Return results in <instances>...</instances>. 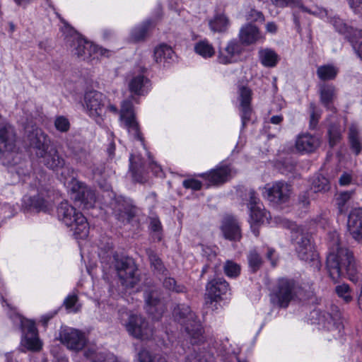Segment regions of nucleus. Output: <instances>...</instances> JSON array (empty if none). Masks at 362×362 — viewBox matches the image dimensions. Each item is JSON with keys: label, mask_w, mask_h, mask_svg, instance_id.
I'll list each match as a JSON object with an SVG mask.
<instances>
[{"label": "nucleus", "mask_w": 362, "mask_h": 362, "mask_svg": "<svg viewBox=\"0 0 362 362\" xmlns=\"http://www.w3.org/2000/svg\"><path fill=\"white\" fill-rule=\"evenodd\" d=\"M183 186L187 189L193 190H199L202 187V182L194 178H189L183 181Z\"/></svg>", "instance_id": "nucleus-56"}, {"label": "nucleus", "mask_w": 362, "mask_h": 362, "mask_svg": "<svg viewBox=\"0 0 362 362\" xmlns=\"http://www.w3.org/2000/svg\"><path fill=\"white\" fill-rule=\"evenodd\" d=\"M59 340L69 349L76 351L81 350L87 341L84 333L69 327H62Z\"/></svg>", "instance_id": "nucleus-14"}, {"label": "nucleus", "mask_w": 362, "mask_h": 362, "mask_svg": "<svg viewBox=\"0 0 362 362\" xmlns=\"http://www.w3.org/2000/svg\"><path fill=\"white\" fill-rule=\"evenodd\" d=\"M248 263L251 269L255 272L262 264V259L255 251H251L248 255Z\"/></svg>", "instance_id": "nucleus-52"}, {"label": "nucleus", "mask_w": 362, "mask_h": 362, "mask_svg": "<svg viewBox=\"0 0 362 362\" xmlns=\"http://www.w3.org/2000/svg\"><path fill=\"white\" fill-rule=\"evenodd\" d=\"M110 269L113 268L123 287L132 288L140 281L137 267L132 258L118 254L109 257Z\"/></svg>", "instance_id": "nucleus-7"}, {"label": "nucleus", "mask_w": 362, "mask_h": 362, "mask_svg": "<svg viewBox=\"0 0 362 362\" xmlns=\"http://www.w3.org/2000/svg\"><path fill=\"white\" fill-rule=\"evenodd\" d=\"M229 291V285L223 278L210 281L206 286V296L211 301H217Z\"/></svg>", "instance_id": "nucleus-26"}, {"label": "nucleus", "mask_w": 362, "mask_h": 362, "mask_svg": "<svg viewBox=\"0 0 362 362\" xmlns=\"http://www.w3.org/2000/svg\"><path fill=\"white\" fill-rule=\"evenodd\" d=\"M259 59L264 66L274 67L279 61L276 52L269 48L261 49L258 52Z\"/></svg>", "instance_id": "nucleus-36"}, {"label": "nucleus", "mask_w": 362, "mask_h": 362, "mask_svg": "<svg viewBox=\"0 0 362 362\" xmlns=\"http://www.w3.org/2000/svg\"><path fill=\"white\" fill-rule=\"evenodd\" d=\"M310 110V121L309 128L310 129H316L319 119L322 115V110L317 108L315 103H310L309 105Z\"/></svg>", "instance_id": "nucleus-45"}, {"label": "nucleus", "mask_w": 362, "mask_h": 362, "mask_svg": "<svg viewBox=\"0 0 362 362\" xmlns=\"http://www.w3.org/2000/svg\"><path fill=\"white\" fill-rule=\"evenodd\" d=\"M320 145V139L309 133L299 134L296 140V150L302 154L314 152Z\"/></svg>", "instance_id": "nucleus-21"}, {"label": "nucleus", "mask_w": 362, "mask_h": 362, "mask_svg": "<svg viewBox=\"0 0 362 362\" xmlns=\"http://www.w3.org/2000/svg\"><path fill=\"white\" fill-rule=\"evenodd\" d=\"M233 174L234 172L230 166L223 165L201 174L200 176L209 182L208 185H215L228 181Z\"/></svg>", "instance_id": "nucleus-20"}, {"label": "nucleus", "mask_w": 362, "mask_h": 362, "mask_svg": "<svg viewBox=\"0 0 362 362\" xmlns=\"http://www.w3.org/2000/svg\"><path fill=\"white\" fill-rule=\"evenodd\" d=\"M139 362H167L165 358L157 355L152 356L149 351L143 349L138 354Z\"/></svg>", "instance_id": "nucleus-48"}, {"label": "nucleus", "mask_w": 362, "mask_h": 362, "mask_svg": "<svg viewBox=\"0 0 362 362\" xmlns=\"http://www.w3.org/2000/svg\"><path fill=\"white\" fill-rule=\"evenodd\" d=\"M296 293V285L293 281L281 279H279L276 289L273 296V300L280 307L288 306L291 300Z\"/></svg>", "instance_id": "nucleus-15"}, {"label": "nucleus", "mask_w": 362, "mask_h": 362, "mask_svg": "<svg viewBox=\"0 0 362 362\" xmlns=\"http://www.w3.org/2000/svg\"><path fill=\"white\" fill-rule=\"evenodd\" d=\"M296 8H300L303 12H306L320 18L329 17V12L325 8L317 6H313L311 8H308L303 5L301 0H299V5H297Z\"/></svg>", "instance_id": "nucleus-44"}, {"label": "nucleus", "mask_w": 362, "mask_h": 362, "mask_svg": "<svg viewBox=\"0 0 362 362\" xmlns=\"http://www.w3.org/2000/svg\"><path fill=\"white\" fill-rule=\"evenodd\" d=\"M119 112L120 119L124 122L129 133L135 139L139 140L141 145L144 146L143 137L139 129V123L136 120L134 106L130 98L122 101Z\"/></svg>", "instance_id": "nucleus-13"}, {"label": "nucleus", "mask_w": 362, "mask_h": 362, "mask_svg": "<svg viewBox=\"0 0 362 362\" xmlns=\"http://www.w3.org/2000/svg\"><path fill=\"white\" fill-rule=\"evenodd\" d=\"M359 132L356 127L352 125L349 128V139L352 151L354 152V156H358L362 149V144L359 138Z\"/></svg>", "instance_id": "nucleus-41"}, {"label": "nucleus", "mask_w": 362, "mask_h": 362, "mask_svg": "<svg viewBox=\"0 0 362 362\" xmlns=\"http://www.w3.org/2000/svg\"><path fill=\"white\" fill-rule=\"evenodd\" d=\"M54 127L60 132H67L70 128V122L64 116H57L54 119Z\"/></svg>", "instance_id": "nucleus-50"}, {"label": "nucleus", "mask_w": 362, "mask_h": 362, "mask_svg": "<svg viewBox=\"0 0 362 362\" xmlns=\"http://www.w3.org/2000/svg\"><path fill=\"white\" fill-rule=\"evenodd\" d=\"M129 171L135 182H144L146 180L147 171L144 166L142 160H130Z\"/></svg>", "instance_id": "nucleus-35"}, {"label": "nucleus", "mask_w": 362, "mask_h": 362, "mask_svg": "<svg viewBox=\"0 0 362 362\" xmlns=\"http://www.w3.org/2000/svg\"><path fill=\"white\" fill-rule=\"evenodd\" d=\"M65 40L67 45L71 48L74 55L82 60H98L99 57H109L112 52L109 49L99 47L81 37V35L71 28H65Z\"/></svg>", "instance_id": "nucleus-3"}, {"label": "nucleus", "mask_w": 362, "mask_h": 362, "mask_svg": "<svg viewBox=\"0 0 362 362\" xmlns=\"http://www.w3.org/2000/svg\"><path fill=\"white\" fill-rule=\"evenodd\" d=\"M349 4L356 13L362 16V0H349Z\"/></svg>", "instance_id": "nucleus-58"}, {"label": "nucleus", "mask_w": 362, "mask_h": 362, "mask_svg": "<svg viewBox=\"0 0 362 362\" xmlns=\"http://www.w3.org/2000/svg\"><path fill=\"white\" fill-rule=\"evenodd\" d=\"M310 189L314 192H326L330 189L328 179L320 174L315 175L310 180Z\"/></svg>", "instance_id": "nucleus-37"}, {"label": "nucleus", "mask_w": 362, "mask_h": 362, "mask_svg": "<svg viewBox=\"0 0 362 362\" xmlns=\"http://www.w3.org/2000/svg\"><path fill=\"white\" fill-rule=\"evenodd\" d=\"M248 207L250 209L251 230L255 236H258V226L261 224L269 223V219L271 218L270 214L264 209L263 204L259 202V199L253 191L250 192Z\"/></svg>", "instance_id": "nucleus-10"}, {"label": "nucleus", "mask_w": 362, "mask_h": 362, "mask_svg": "<svg viewBox=\"0 0 362 362\" xmlns=\"http://www.w3.org/2000/svg\"><path fill=\"white\" fill-rule=\"evenodd\" d=\"M213 348L218 356L226 357L230 356V354H235V351L231 350V345L229 344L228 340H220L219 341H215L213 344Z\"/></svg>", "instance_id": "nucleus-42"}, {"label": "nucleus", "mask_w": 362, "mask_h": 362, "mask_svg": "<svg viewBox=\"0 0 362 362\" xmlns=\"http://www.w3.org/2000/svg\"><path fill=\"white\" fill-rule=\"evenodd\" d=\"M17 135L14 127L8 122H0V153L16 150Z\"/></svg>", "instance_id": "nucleus-16"}, {"label": "nucleus", "mask_w": 362, "mask_h": 362, "mask_svg": "<svg viewBox=\"0 0 362 362\" xmlns=\"http://www.w3.org/2000/svg\"><path fill=\"white\" fill-rule=\"evenodd\" d=\"M150 229L153 232H159L161 229V223L157 218H152L150 222Z\"/></svg>", "instance_id": "nucleus-62"}, {"label": "nucleus", "mask_w": 362, "mask_h": 362, "mask_svg": "<svg viewBox=\"0 0 362 362\" xmlns=\"http://www.w3.org/2000/svg\"><path fill=\"white\" fill-rule=\"evenodd\" d=\"M326 268L329 277L335 282L345 276L354 284L359 280L353 253L348 248L340 245L339 234L337 231H332L328 234Z\"/></svg>", "instance_id": "nucleus-1"}, {"label": "nucleus", "mask_w": 362, "mask_h": 362, "mask_svg": "<svg viewBox=\"0 0 362 362\" xmlns=\"http://www.w3.org/2000/svg\"><path fill=\"white\" fill-rule=\"evenodd\" d=\"M308 193V192H306L299 197V202L303 205V206H308L310 204Z\"/></svg>", "instance_id": "nucleus-63"}, {"label": "nucleus", "mask_w": 362, "mask_h": 362, "mask_svg": "<svg viewBox=\"0 0 362 362\" xmlns=\"http://www.w3.org/2000/svg\"><path fill=\"white\" fill-rule=\"evenodd\" d=\"M242 52V46L236 40L228 41L224 47H220L217 61L221 64H229L237 62Z\"/></svg>", "instance_id": "nucleus-17"}, {"label": "nucleus", "mask_w": 362, "mask_h": 362, "mask_svg": "<svg viewBox=\"0 0 362 362\" xmlns=\"http://www.w3.org/2000/svg\"><path fill=\"white\" fill-rule=\"evenodd\" d=\"M153 22L151 20H146L140 25L134 27L131 31L132 39L135 42L144 40Z\"/></svg>", "instance_id": "nucleus-38"}, {"label": "nucleus", "mask_w": 362, "mask_h": 362, "mask_svg": "<svg viewBox=\"0 0 362 362\" xmlns=\"http://www.w3.org/2000/svg\"><path fill=\"white\" fill-rule=\"evenodd\" d=\"M173 317L175 321L185 327L187 338L193 345H198L206 341L202 325L197 320L195 314L190 308L185 304H180L173 308Z\"/></svg>", "instance_id": "nucleus-6"}, {"label": "nucleus", "mask_w": 362, "mask_h": 362, "mask_svg": "<svg viewBox=\"0 0 362 362\" xmlns=\"http://www.w3.org/2000/svg\"><path fill=\"white\" fill-rule=\"evenodd\" d=\"M23 202L25 206L37 212L49 213L54 208V202L49 197L45 199L40 194L34 197L25 196Z\"/></svg>", "instance_id": "nucleus-27"}, {"label": "nucleus", "mask_w": 362, "mask_h": 362, "mask_svg": "<svg viewBox=\"0 0 362 362\" xmlns=\"http://www.w3.org/2000/svg\"><path fill=\"white\" fill-rule=\"evenodd\" d=\"M106 97L97 90L86 91L83 97V107L86 114L96 124L102 126L106 112Z\"/></svg>", "instance_id": "nucleus-8"}, {"label": "nucleus", "mask_w": 362, "mask_h": 362, "mask_svg": "<svg viewBox=\"0 0 362 362\" xmlns=\"http://www.w3.org/2000/svg\"><path fill=\"white\" fill-rule=\"evenodd\" d=\"M352 181L351 175L348 173H343L339 180V185L341 186H346L351 184Z\"/></svg>", "instance_id": "nucleus-61"}, {"label": "nucleus", "mask_w": 362, "mask_h": 362, "mask_svg": "<svg viewBox=\"0 0 362 362\" xmlns=\"http://www.w3.org/2000/svg\"><path fill=\"white\" fill-rule=\"evenodd\" d=\"M208 24L213 33H225L229 28L230 21L224 13H216Z\"/></svg>", "instance_id": "nucleus-32"}, {"label": "nucleus", "mask_w": 362, "mask_h": 362, "mask_svg": "<svg viewBox=\"0 0 362 362\" xmlns=\"http://www.w3.org/2000/svg\"><path fill=\"white\" fill-rule=\"evenodd\" d=\"M205 357L206 355L202 352H194L187 356L185 362H210L209 359L204 358Z\"/></svg>", "instance_id": "nucleus-55"}, {"label": "nucleus", "mask_w": 362, "mask_h": 362, "mask_svg": "<svg viewBox=\"0 0 362 362\" xmlns=\"http://www.w3.org/2000/svg\"><path fill=\"white\" fill-rule=\"evenodd\" d=\"M64 304L69 312L76 313L80 310L81 305L78 303L77 296L75 294L69 295L64 300Z\"/></svg>", "instance_id": "nucleus-49"}, {"label": "nucleus", "mask_w": 362, "mask_h": 362, "mask_svg": "<svg viewBox=\"0 0 362 362\" xmlns=\"http://www.w3.org/2000/svg\"><path fill=\"white\" fill-rule=\"evenodd\" d=\"M146 310L153 319L161 318L165 310V305L158 298L157 291H151L145 294Z\"/></svg>", "instance_id": "nucleus-19"}, {"label": "nucleus", "mask_w": 362, "mask_h": 362, "mask_svg": "<svg viewBox=\"0 0 362 362\" xmlns=\"http://www.w3.org/2000/svg\"><path fill=\"white\" fill-rule=\"evenodd\" d=\"M329 144L334 146L341 138V131L335 124H331L328 130Z\"/></svg>", "instance_id": "nucleus-51"}, {"label": "nucleus", "mask_w": 362, "mask_h": 362, "mask_svg": "<svg viewBox=\"0 0 362 362\" xmlns=\"http://www.w3.org/2000/svg\"><path fill=\"white\" fill-rule=\"evenodd\" d=\"M45 165L59 173L60 180L67 188L71 199L83 209H90L95 203L94 192L75 178V173L68 166H65L64 160H47Z\"/></svg>", "instance_id": "nucleus-2"}, {"label": "nucleus", "mask_w": 362, "mask_h": 362, "mask_svg": "<svg viewBox=\"0 0 362 362\" xmlns=\"http://www.w3.org/2000/svg\"><path fill=\"white\" fill-rule=\"evenodd\" d=\"M320 100L322 105L329 110L335 112L333 101L335 98V88L332 85L323 84L320 87Z\"/></svg>", "instance_id": "nucleus-31"}, {"label": "nucleus", "mask_w": 362, "mask_h": 362, "mask_svg": "<svg viewBox=\"0 0 362 362\" xmlns=\"http://www.w3.org/2000/svg\"><path fill=\"white\" fill-rule=\"evenodd\" d=\"M127 332L136 339L150 340L153 336V329L140 315L131 314L125 324Z\"/></svg>", "instance_id": "nucleus-12"}, {"label": "nucleus", "mask_w": 362, "mask_h": 362, "mask_svg": "<svg viewBox=\"0 0 362 362\" xmlns=\"http://www.w3.org/2000/svg\"><path fill=\"white\" fill-rule=\"evenodd\" d=\"M57 216L59 221L70 228L76 240H84L88 237L89 224L86 218L67 201L62 202L57 207Z\"/></svg>", "instance_id": "nucleus-5"}, {"label": "nucleus", "mask_w": 362, "mask_h": 362, "mask_svg": "<svg viewBox=\"0 0 362 362\" xmlns=\"http://www.w3.org/2000/svg\"><path fill=\"white\" fill-rule=\"evenodd\" d=\"M150 168L152 170V172L158 177H163L164 176V173L163 172L162 168L157 164L156 162L152 161L150 163Z\"/></svg>", "instance_id": "nucleus-60"}, {"label": "nucleus", "mask_w": 362, "mask_h": 362, "mask_svg": "<svg viewBox=\"0 0 362 362\" xmlns=\"http://www.w3.org/2000/svg\"><path fill=\"white\" fill-rule=\"evenodd\" d=\"M247 20L255 21H263L264 16L258 11L251 10L247 15Z\"/></svg>", "instance_id": "nucleus-59"}, {"label": "nucleus", "mask_w": 362, "mask_h": 362, "mask_svg": "<svg viewBox=\"0 0 362 362\" xmlns=\"http://www.w3.org/2000/svg\"><path fill=\"white\" fill-rule=\"evenodd\" d=\"M264 197L274 205L287 203L292 194V187L284 181H276L264 187Z\"/></svg>", "instance_id": "nucleus-11"}, {"label": "nucleus", "mask_w": 362, "mask_h": 362, "mask_svg": "<svg viewBox=\"0 0 362 362\" xmlns=\"http://www.w3.org/2000/svg\"><path fill=\"white\" fill-rule=\"evenodd\" d=\"M28 139L30 141V146L35 148H37L42 152L45 151V148L47 146L49 139L48 136L45 134L42 129H33L28 135Z\"/></svg>", "instance_id": "nucleus-33"}, {"label": "nucleus", "mask_w": 362, "mask_h": 362, "mask_svg": "<svg viewBox=\"0 0 362 362\" xmlns=\"http://www.w3.org/2000/svg\"><path fill=\"white\" fill-rule=\"evenodd\" d=\"M224 272L230 278H235L240 273V267L237 263L228 260L224 265Z\"/></svg>", "instance_id": "nucleus-47"}, {"label": "nucleus", "mask_w": 362, "mask_h": 362, "mask_svg": "<svg viewBox=\"0 0 362 362\" xmlns=\"http://www.w3.org/2000/svg\"><path fill=\"white\" fill-rule=\"evenodd\" d=\"M338 71L337 67L327 64L319 66L317 69V75L320 80L329 81L335 78Z\"/></svg>", "instance_id": "nucleus-40"}, {"label": "nucleus", "mask_w": 362, "mask_h": 362, "mask_svg": "<svg viewBox=\"0 0 362 362\" xmlns=\"http://www.w3.org/2000/svg\"><path fill=\"white\" fill-rule=\"evenodd\" d=\"M146 253L148 256L151 267L153 269V270L158 273H163L165 272L164 267L163 265L162 261L157 256V255L151 249H148L146 250Z\"/></svg>", "instance_id": "nucleus-46"}, {"label": "nucleus", "mask_w": 362, "mask_h": 362, "mask_svg": "<svg viewBox=\"0 0 362 362\" xmlns=\"http://www.w3.org/2000/svg\"><path fill=\"white\" fill-rule=\"evenodd\" d=\"M129 90L136 95H145L151 89L149 78L142 73H134L128 82Z\"/></svg>", "instance_id": "nucleus-23"}, {"label": "nucleus", "mask_w": 362, "mask_h": 362, "mask_svg": "<svg viewBox=\"0 0 362 362\" xmlns=\"http://www.w3.org/2000/svg\"><path fill=\"white\" fill-rule=\"evenodd\" d=\"M312 315L313 317L317 316V324L332 332L334 337L341 336L343 329L342 315L338 306L331 305L327 310L323 312L315 310Z\"/></svg>", "instance_id": "nucleus-9"}, {"label": "nucleus", "mask_w": 362, "mask_h": 362, "mask_svg": "<svg viewBox=\"0 0 362 362\" xmlns=\"http://www.w3.org/2000/svg\"><path fill=\"white\" fill-rule=\"evenodd\" d=\"M276 8H284L286 7L296 8L299 5V0H269Z\"/></svg>", "instance_id": "nucleus-54"}, {"label": "nucleus", "mask_w": 362, "mask_h": 362, "mask_svg": "<svg viewBox=\"0 0 362 362\" xmlns=\"http://www.w3.org/2000/svg\"><path fill=\"white\" fill-rule=\"evenodd\" d=\"M153 57L156 62L159 64H171L177 57L172 47L166 44H161L156 47Z\"/></svg>", "instance_id": "nucleus-30"}, {"label": "nucleus", "mask_w": 362, "mask_h": 362, "mask_svg": "<svg viewBox=\"0 0 362 362\" xmlns=\"http://www.w3.org/2000/svg\"><path fill=\"white\" fill-rule=\"evenodd\" d=\"M239 37L243 44L249 45L255 43L262 39V37L259 29L255 25L247 23L241 28Z\"/></svg>", "instance_id": "nucleus-29"}, {"label": "nucleus", "mask_w": 362, "mask_h": 362, "mask_svg": "<svg viewBox=\"0 0 362 362\" xmlns=\"http://www.w3.org/2000/svg\"><path fill=\"white\" fill-rule=\"evenodd\" d=\"M84 356L90 362H120L113 354L98 351L94 344L87 346Z\"/></svg>", "instance_id": "nucleus-28"}, {"label": "nucleus", "mask_w": 362, "mask_h": 362, "mask_svg": "<svg viewBox=\"0 0 362 362\" xmlns=\"http://www.w3.org/2000/svg\"><path fill=\"white\" fill-rule=\"evenodd\" d=\"M328 18L336 31L344 35L350 42H354L358 37H362V30L354 29L339 17L334 16L333 17L329 16Z\"/></svg>", "instance_id": "nucleus-24"}, {"label": "nucleus", "mask_w": 362, "mask_h": 362, "mask_svg": "<svg viewBox=\"0 0 362 362\" xmlns=\"http://www.w3.org/2000/svg\"><path fill=\"white\" fill-rule=\"evenodd\" d=\"M201 250L202 255L206 257L208 260L211 261L213 259L216 258V253L214 247L202 245Z\"/></svg>", "instance_id": "nucleus-57"}, {"label": "nucleus", "mask_w": 362, "mask_h": 362, "mask_svg": "<svg viewBox=\"0 0 362 362\" xmlns=\"http://www.w3.org/2000/svg\"><path fill=\"white\" fill-rule=\"evenodd\" d=\"M163 286L167 289L177 293H182L185 291V286L183 285H177L175 280L173 278L165 279Z\"/></svg>", "instance_id": "nucleus-53"}, {"label": "nucleus", "mask_w": 362, "mask_h": 362, "mask_svg": "<svg viewBox=\"0 0 362 362\" xmlns=\"http://www.w3.org/2000/svg\"><path fill=\"white\" fill-rule=\"evenodd\" d=\"M347 227L352 238L362 243V208H356L350 212Z\"/></svg>", "instance_id": "nucleus-22"}, {"label": "nucleus", "mask_w": 362, "mask_h": 362, "mask_svg": "<svg viewBox=\"0 0 362 362\" xmlns=\"http://www.w3.org/2000/svg\"><path fill=\"white\" fill-rule=\"evenodd\" d=\"M282 225L291 230V240L298 257L306 262H313L317 265L319 263L318 254L311 241L310 234L305 228L297 226L294 223L284 220Z\"/></svg>", "instance_id": "nucleus-4"}, {"label": "nucleus", "mask_w": 362, "mask_h": 362, "mask_svg": "<svg viewBox=\"0 0 362 362\" xmlns=\"http://www.w3.org/2000/svg\"><path fill=\"white\" fill-rule=\"evenodd\" d=\"M335 293L344 303L349 304L354 300V291L350 286L343 283L336 286Z\"/></svg>", "instance_id": "nucleus-39"}, {"label": "nucleus", "mask_w": 362, "mask_h": 362, "mask_svg": "<svg viewBox=\"0 0 362 362\" xmlns=\"http://www.w3.org/2000/svg\"><path fill=\"white\" fill-rule=\"evenodd\" d=\"M252 99L251 90L245 86H241L239 88L240 100V115L242 121V129L245 128L247 122L250 120L252 110L250 105Z\"/></svg>", "instance_id": "nucleus-18"}, {"label": "nucleus", "mask_w": 362, "mask_h": 362, "mask_svg": "<svg viewBox=\"0 0 362 362\" xmlns=\"http://www.w3.org/2000/svg\"><path fill=\"white\" fill-rule=\"evenodd\" d=\"M194 51L205 59L213 57L216 53L213 45L206 39L197 42L194 45Z\"/></svg>", "instance_id": "nucleus-34"}, {"label": "nucleus", "mask_w": 362, "mask_h": 362, "mask_svg": "<svg viewBox=\"0 0 362 362\" xmlns=\"http://www.w3.org/2000/svg\"><path fill=\"white\" fill-rule=\"evenodd\" d=\"M221 230L226 239L239 240L241 238L240 226L238 220L232 216H226L221 226Z\"/></svg>", "instance_id": "nucleus-25"}, {"label": "nucleus", "mask_w": 362, "mask_h": 362, "mask_svg": "<svg viewBox=\"0 0 362 362\" xmlns=\"http://www.w3.org/2000/svg\"><path fill=\"white\" fill-rule=\"evenodd\" d=\"M352 192H342L336 199V204L340 214H346L349 208Z\"/></svg>", "instance_id": "nucleus-43"}, {"label": "nucleus", "mask_w": 362, "mask_h": 362, "mask_svg": "<svg viewBox=\"0 0 362 362\" xmlns=\"http://www.w3.org/2000/svg\"><path fill=\"white\" fill-rule=\"evenodd\" d=\"M284 120V117L281 115H273L270 119V123L273 124H280Z\"/></svg>", "instance_id": "nucleus-64"}]
</instances>
